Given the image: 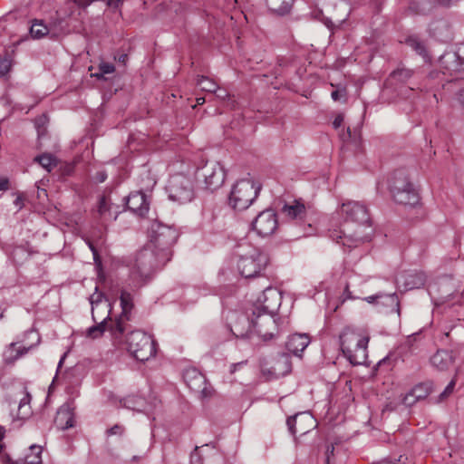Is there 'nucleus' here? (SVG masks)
<instances>
[{
    "label": "nucleus",
    "instance_id": "f257e3e1",
    "mask_svg": "<svg viewBox=\"0 0 464 464\" xmlns=\"http://www.w3.org/2000/svg\"><path fill=\"white\" fill-rule=\"evenodd\" d=\"M341 214L345 217L343 227L334 229L330 237L343 246L352 247L359 243L369 240L371 218L367 208L358 201H347L342 204Z\"/></svg>",
    "mask_w": 464,
    "mask_h": 464
},
{
    "label": "nucleus",
    "instance_id": "f03ea898",
    "mask_svg": "<svg viewBox=\"0 0 464 464\" xmlns=\"http://www.w3.org/2000/svg\"><path fill=\"white\" fill-rule=\"evenodd\" d=\"M368 343V334L359 329L346 327L340 335L342 352L353 365L365 362Z\"/></svg>",
    "mask_w": 464,
    "mask_h": 464
},
{
    "label": "nucleus",
    "instance_id": "7ed1b4c3",
    "mask_svg": "<svg viewBox=\"0 0 464 464\" xmlns=\"http://www.w3.org/2000/svg\"><path fill=\"white\" fill-rule=\"evenodd\" d=\"M169 260H163L161 254L146 244L140 249L130 264L131 276L145 281Z\"/></svg>",
    "mask_w": 464,
    "mask_h": 464
},
{
    "label": "nucleus",
    "instance_id": "20e7f679",
    "mask_svg": "<svg viewBox=\"0 0 464 464\" xmlns=\"http://www.w3.org/2000/svg\"><path fill=\"white\" fill-rule=\"evenodd\" d=\"M179 234L174 227L154 222L150 229V241L147 245L159 251L163 260H170L171 247L176 243Z\"/></svg>",
    "mask_w": 464,
    "mask_h": 464
},
{
    "label": "nucleus",
    "instance_id": "39448f33",
    "mask_svg": "<svg viewBox=\"0 0 464 464\" xmlns=\"http://www.w3.org/2000/svg\"><path fill=\"white\" fill-rule=\"evenodd\" d=\"M391 193L397 204L414 208L420 203L419 192L403 170L394 173L391 184Z\"/></svg>",
    "mask_w": 464,
    "mask_h": 464
},
{
    "label": "nucleus",
    "instance_id": "423d86ee",
    "mask_svg": "<svg viewBox=\"0 0 464 464\" xmlns=\"http://www.w3.org/2000/svg\"><path fill=\"white\" fill-rule=\"evenodd\" d=\"M261 185L250 179H240L232 188L229 198V206L237 211L248 208L257 198Z\"/></svg>",
    "mask_w": 464,
    "mask_h": 464
},
{
    "label": "nucleus",
    "instance_id": "0eeeda50",
    "mask_svg": "<svg viewBox=\"0 0 464 464\" xmlns=\"http://www.w3.org/2000/svg\"><path fill=\"white\" fill-rule=\"evenodd\" d=\"M128 352L138 361H148L156 353V343L152 337L143 331L130 332L126 338Z\"/></svg>",
    "mask_w": 464,
    "mask_h": 464
},
{
    "label": "nucleus",
    "instance_id": "6e6552de",
    "mask_svg": "<svg viewBox=\"0 0 464 464\" xmlns=\"http://www.w3.org/2000/svg\"><path fill=\"white\" fill-rule=\"evenodd\" d=\"M268 263V256L258 248H250L240 255L237 269L246 278H252L260 274Z\"/></svg>",
    "mask_w": 464,
    "mask_h": 464
},
{
    "label": "nucleus",
    "instance_id": "1a4fd4ad",
    "mask_svg": "<svg viewBox=\"0 0 464 464\" xmlns=\"http://www.w3.org/2000/svg\"><path fill=\"white\" fill-rule=\"evenodd\" d=\"M276 314L262 311L260 307H252V324L254 333L259 335L264 341L271 340L276 330Z\"/></svg>",
    "mask_w": 464,
    "mask_h": 464
},
{
    "label": "nucleus",
    "instance_id": "9d476101",
    "mask_svg": "<svg viewBox=\"0 0 464 464\" xmlns=\"http://www.w3.org/2000/svg\"><path fill=\"white\" fill-rule=\"evenodd\" d=\"M120 300L122 310L121 314L108 328L115 343H121L122 334L126 330V324L130 320V314L133 308L132 295L129 292L122 290Z\"/></svg>",
    "mask_w": 464,
    "mask_h": 464
},
{
    "label": "nucleus",
    "instance_id": "9b49d317",
    "mask_svg": "<svg viewBox=\"0 0 464 464\" xmlns=\"http://www.w3.org/2000/svg\"><path fill=\"white\" fill-rule=\"evenodd\" d=\"M198 179L205 184V188L216 190L225 181L226 172L224 167L218 161H208L198 170Z\"/></svg>",
    "mask_w": 464,
    "mask_h": 464
},
{
    "label": "nucleus",
    "instance_id": "f8f14e48",
    "mask_svg": "<svg viewBox=\"0 0 464 464\" xmlns=\"http://www.w3.org/2000/svg\"><path fill=\"white\" fill-rule=\"evenodd\" d=\"M168 191L171 200L181 204L191 201L194 197L192 182L183 175H175L170 178Z\"/></svg>",
    "mask_w": 464,
    "mask_h": 464
},
{
    "label": "nucleus",
    "instance_id": "ddd939ff",
    "mask_svg": "<svg viewBox=\"0 0 464 464\" xmlns=\"http://www.w3.org/2000/svg\"><path fill=\"white\" fill-rule=\"evenodd\" d=\"M251 226L252 229L262 237L273 235L278 227L276 212L270 208L261 211L253 220Z\"/></svg>",
    "mask_w": 464,
    "mask_h": 464
},
{
    "label": "nucleus",
    "instance_id": "4468645a",
    "mask_svg": "<svg viewBox=\"0 0 464 464\" xmlns=\"http://www.w3.org/2000/svg\"><path fill=\"white\" fill-rule=\"evenodd\" d=\"M286 425L292 435H304L316 427V421L309 412H299L288 417Z\"/></svg>",
    "mask_w": 464,
    "mask_h": 464
},
{
    "label": "nucleus",
    "instance_id": "2eb2a0df",
    "mask_svg": "<svg viewBox=\"0 0 464 464\" xmlns=\"http://www.w3.org/2000/svg\"><path fill=\"white\" fill-rule=\"evenodd\" d=\"M281 304V295L277 289L273 287H266L258 298L257 304L253 307H260L262 311L276 314Z\"/></svg>",
    "mask_w": 464,
    "mask_h": 464
},
{
    "label": "nucleus",
    "instance_id": "dca6fc26",
    "mask_svg": "<svg viewBox=\"0 0 464 464\" xmlns=\"http://www.w3.org/2000/svg\"><path fill=\"white\" fill-rule=\"evenodd\" d=\"M183 378L188 387L197 392H201L204 397L210 394V392L206 387L205 376L195 368L185 370Z\"/></svg>",
    "mask_w": 464,
    "mask_h": 464
},
{
    "label": "nucleus",
    "instance_id": "f3484780",
    "mask_svg": "<svg viewBox=\"0 0 464 464\" xmlns=\"http://www.w3.org/2000/svg\"><path fill=\"white\" fill-rule=\"evenodd\" d=\"M126 207L140 217L145 216L149 211L146 195L141 191L130 193L126 198Z\"/></svg>",
    "mask_w": 464,
    "mask_h": 464
},
{
    "label": "nucleus",
    "instance_id": "a211bd4d",
    "mask_svg": "<svg viewBox=\"0 0 464 464\" xmlns=\"http://www.w3.org/2000/svg\"><path fill=\"white\" fill-rule=\"evenodd\" d=\"M464 47H459L456 52L447 53L441 56V63L450 71L464 70Z\"/></svg>",
    "mask_w": 464,
    "mask_h": 464
},
{
    "label": "nucleus",
    "instance_id": "6ab92c4d",
    "mask_svg": "<svg viewBox=\"0 0 464 464\" xmlns=\"http://www.w3.org/2000/svg\"><path fill=\"white\" fill-rule=\"evenodd\" d=\"M232 333L237 337H246L249 334L254 332V325L252 324V314H239L234 324L231 327Z\"/></svg>",
    "mask_w": 464,
    "mask_h": 464
},
{
    "label": "nucleus",
    "instance_id": "aec40b11",
    "mask_svg": "<svg viewBox=\"0 0 464 464\" xmlns=\"http://www.w3.org/2000/svg\"><path fill=\"white\" fill-rule=\"evenodd\" d=\"M432 367L438 371H447L454 363L455 358L451 351L438 350L430 359Z\"/></svg>",
    "mask_w": 464,
    "mask_h": 464
},
{
    "label": "nucleus",
    "instance_id": "412c9836",
    "mask_svg": "<svg viewBox=\"0 0 464 464\" xmlns=\"http://www.w3.org/2000/svg\"><path fill=\"white\" fill-rule=\"evenodd\" d=\"M54 423L60 430H68L74 425V414L69 404L61 406L56 413Z\"/></svg>",
    "mask_w": 464,
    "mask_h": 464
},
{
    "label": "nucleus",
    "instance_id": "4be33fe9",
    "mask_svg": "<svg viewBox=\"0 0 464 464\" xmlns=\"http://www.w3.org/2000/svg\"><path fill=\"white\" fill-rule=\"evenodd\" d=\"M426 276L422 272H408L401 276L399 282L405 291L420 288L424 285Z\"/></svg>",
    "mask_w": 464,
    "mask_h": 464
},
{
    "label": "nucleus",
    "instance_id": "5701e85b",
    "mask_svg": "<svg viewBox=\"0 0 464 464\" xmlns=\"http://www.w3.org/2000/svg\"><path fill=\"white\" fill-rule=\"evenodd\" d=\"M310 339L306 334H295L289 336L285 347L288 352L299 356L300 353L308 346Z\"/></svg>",
    "mask_w": 464,
    "mask_h": 464
},
{
    "label": "nucleus",
    "instance_id": "b1692460",
    "mask_svg": "<svg viewBox=\"0 0 464 464\" xmlns=\"http://www.w3.org/2000/svg\"><path fill=\"white\" fill-rule=\"evenodd\" d=\"M31 346L19 345L17 346V343H12L4 352L3 357L4 361L7 364L14 363L16 360L26 354L31 349Z\"/></svg>",
    "mask_w": 464,
    "mask_h": 464
},
{
    "label": "nucleus",
    "instance_id": "393cba45",
    "mask_svg": "<svg viewBox=\"0 0 464 464\" xmlns=\"http://www.w3.org/2000/svg\"><path fill=\"white\" fill-rule=\"evenodd\" d=\"M282 213L291 219L302 220L306 215V209L303 203L295 200L293 204H285Z\"/></svg>",
    "mask_w": 464,
    "mask_h": 464
},
{
    "label": "nucleus",
    "instance_id": "a878e982",
    "mask_svg": "<svg viewBox=\"0 0 464 464\" xmlns=\"http://www.w3.org/2000/svg\"><path fill=\"white\" fill-rule=\"evenodd\" d=\"M111 314V304L108 300H105L104 303H97L95 302V305L92 307V317L95 323H98L99 320H102L105 318V323L107 319L110 318Z\"/></svg>",
    "mask_w": 464,
    "mask_h": 464
},
{
    "label": "nucleus",
    "instance_id": "bb28decb",
    "mask_svg": "<svg viewBox=\"0 0 464 464\" xmlns=\"http://www.w3.org/2000/svg\"><path fill=\"white\" fill-rule=\"evenodd\" d=\"M42 447L39 445H32L28 449V452L23 459H20L18 464H40L42 462Z\"/></svg>",
    "mask_w": 464,
    "mask_h": 464
},
{
    "label": "nucleus",
    "instance_id": "cd10ccee",
    "mask_svg": "<svg viewBox=\"0 0 464 464\" xmlns=\"http://www.w3.org/2000/svg\"><path fill=\"white\" fill-rule=\"evenodd\" d=\"M293 3L294 0H266V5L269 10L278 14L288 13Z\"/></svg>",
    "mask_w": 464,
    "mask_h": 464
},
{
    "label": "nucleus",
    "instance_id": "c85d7f7f",
    "mask_svg": "<svg viewBox=\"0 0 464 464\" xmlns=\"http://www.w3.org/2000/svg\"><path fill=\"white\" fill-rule=\"evenodd\" d=\"M414 74V71L403 65L398 66L390 73V79L397 82L404 83Z\"/></svg>",
    "mask_w": 464,
    "mask_h": 464
},
{
    "label": "nucleus",
    "instance_id": "c756f323",
    "mask_svg": "<svg viewBox=\"0 0 464 464\" xmlns=\"http://www.w3.org/2000/svg\"><path fill=\"white\" fill-rule=\"evenodd\" d=\"M432 382H426L415 385L411 390L415 398L420 401L427 398L432 392Z\"/></svg>",
    "mask_w": 464,
    "mask_h": 464
},
{
    "label": "nucleus",
    "instance_id": "7c9ffc66",
    "mask_svg": "<svg viewBox=\"0 0 464 464\" xmlns=\"http://www.w3.org/2000/svg\"><path fill=\"white\" fill-rule=\"evenodd\" d=\"M406 44L413 49L418 54L423 57L425 61L428 60V52L424 44L416 36H410L406 40Z\"/></svg>",
    "mask_w": 464,
    "mask_h": 464
},
{
    "label": "nucleus",
    "instance_id": "2f4dec72",
    "mask_svg": "<svg viewBox=\"0 0 464 464\" xmlns=\"http://www.w3.org/2000/svg\"><path fill=\"white\" fill-rule=\"evenodd\" d=\"M46 171L51 172L57 165V160L51 154H42L34 159Z\"/></svg>",
    "mask_w": 464,
    "mask_h": 464
},
{
    "label": "nucleus",
    "instance_id": "473e14b6",
    "mask_svg": "<svg viewBox=\"0 0 464 464\" xmlns=\"http://www.w3.org/2000/svg\"><path fill=\"white\" fill-rule=\"evenodd\" d=\"M197 85L204 92H216L218 91V83L206 76H198Z\"/></svg>",
    "mask_w": 464,
    "mask_h": 464
},
{
    "label": "nucleus",
    "instance_id": "72a5a7b5",
    "mask_svg": "<svg viewBox=\"0 0 464 464\" xmlns=\"http://www.w3.org/2000/svg\"><path fill=\"white\" fill-rule=\"evenodd\" d=\"M96 324H97L96 325H93V326L88 328V330H87V336L92 339H96V338L102 336V334L107 329L105 318H103L100 322L98 321V323H96Z\"/></svg>",
    "mask_w": 464,
    "mask_h": 464
},
{
    "label": "nucleus",
    "instance_id": "f704fd0d",
    "mask_svg": "<svg viewBox=\"0 0 464 464\" xmlns=\"http://www.w3.org/2000/svg\"><path fill=\"white\" fill-rule=\"evenodd\" d=\"M49 33L48 27L43 23L35 22L30 28V34L34 38H42Z\"/></svg>",
    "mask_w": 464,
    "mask_h": 464
},
{
    "label": "nucleus",
    "instance_id": "c9c22d12",
    "mask_svg": "<svg viewBox=\"0 0 464 464\" xmlns=\"http://www.w3.org/2000/svg\"><path fill=\"white\" fill-rule=\"evenodd\" d=\"M111 203L109 197L103 195L100 198L98 203V213L101 217H105L106 215L111 216Z\"/></svg>",
    "mask_w": 464,
    "mask_h": 464
},
{
    "label": "nucleus",
    "instance_id": "e433bc0d",
    "mask_svg": "<svg viewBox=\"0 0 464 464\" xmlns=\"http://www.w3.org/2000/svg\"><path fill=\"white\" fill-rule=\"evenodd\" d=\"M357 278H353V282H349L346 284L343 291V295L345 299H356L360 298V291L351 290L352 286H354V281H357Z\"/></svg>",
    "mask_w": 464,
    "mask_h": 464
},
{
    "label": "nucleus",
    "instance_id": "4c0bfd02",
    "mask_svg": "<svg viewBox=\"0 0 464 464\" xmlns=\"http://www.w3.org/2000/svg\"><path fill=\"white\" fill-rule=\"evenodd\" d=\"M11 65L12 62L8 53L0 56V77L5 76L9 72Z\"/></svg>",
    "mask_w": 464,
    "mask_h": 464
},
{
    "label": "nucleus",
    "instance_id": "58836bf2",
    "mask_svg": "<svg viewBox=\"0 0 464 464\" xmlns=\"http://www.w3.org/2000/svg\"><path fill=\"white\" fill-rule=\"evenodd\" d=\"M215 93L218 99L224 102L227 100V106L230 109H234L236 107V102L231 100L229 93L226 90L218 87V91Z\"/></svg>",
    "mask_w": 464,
    "mask_h": 464
},
{
    "label": "nucleus",
    "instance_id": "ea45409f",
    "mask_svg": "<svg viewBox=\"0 0 464 464\" xmlns=\"http://www.w3.org/2000/svg\"><path fill=\"white\" fill-rule=\"evenodd\" d=\"M29 402L30 395L29 393H26V395L20 401L19 403V413L23 418L30 414Z\"/></svg>",
    "mask_w": 464,
    "mask_h": 464
},
{
    "label": "nucleus",
    "instance_id": "a19ab883",
    "mask_svg": "<svg viewBox=\"0 0 464 464\" xmlns=\"http://www.w3.org/2000/svg\"><path fill=\"white\" fill-rule=\"evenodd\" d=\"M456 385V379H452L450 383L447 385V387L444 389L442 392L439 395V399L437 400L438 402L444 401L446 398H448L454 390V387Z\"/></svg>",
    "mask_w": 464,
    "mask_h": 464
},
{
    "label": "nucleus",
    "instance_id": "79ce46f5",
    "mask_svg": "<svg viewBox=\"0 0 464 464\" xmlns=\"http://www.w3.org/2000/svg\"><path fill=\"white\" fill-rule=\"evenodd\" d=\"M99 71H101L104 75L111 74L115 72V66L112 63L102 62L99 66Z\"/></svg>",
    "mask_w": 464,
    "mask_h": 464
},
{
    "label": "nucleus",
    "instance_id": "37998d69",
    "mask_svg": "<svg viewBox=\"0 0 464 464\" xmlns=\"http://www.w3.org/2000/svg\"><path fill=\"white\" fill-rule=\"evenodd\" d=\"M332 99L335 102L338 101H345L346 97V90L344 88L343 89H337L332 92L331 93Z\"/></svg>",
    "mask_w": 464,
    "mask_h": 464
},
{
    "label": "nucleus",
    "instance_id": "c03bdc74",
    "mask_svg": "<svg viewBox=\"0 0 464 464\" xmlns=\"http://www.w3.org/2000/svg\"><path fill=\"white\" fill-rule=\"evenodd\" d=\"M418 401H420V400L415 398V396L413 395L412 390H411V392H409L403 397L402 402L405 406L411 407V406L414 405Z\"/></svg>",
    "mask_w": 464,
    "mask_h": 464
},
{
    "label": "nucleus",
    "instance_id": "a18cd8bd",
    "mask_svg": "<svg viewBox=\"0 0 464 464\" xmlns=\"http://www.w3.org/2000/svg\"><path fill=\"white\" fill-rule=\"evenodd\" d=\"M102 298H103V294L98 293V287H96L95 293L93 295H92L90 297V302H91L92 307H93V305H95L96 301H97V303H104L105 300L103 301Z\"/></svg>",
    "mask_w": 464,
    "mask_h": 464
},
{
    "label": "nucleus",
    "instance_id": "49530a36",
    "mask_svg": "<svg viewBox=\"0 0 464 464\" xmlns=\"http://www.w3.org/2000/svg\"><path fill=\"white\" fill-rule=\"evenodd\" d=\"M124 432V427L119 424H115L110 430H107V434L111 435H122Z\"/></svg>",
    "mask_w": 464,
    "mask_h": 464
},
{
    "label": "nucleus",
    "instance_id": "de8ad7c7",
    "mask_svg": "<svg viewBox=\"0 0 464 464\" xmlns=\"http://www.w3.org/2000/svg\"><path fill=\"white\" fill-rule=\"evenodd\" d=\"M88 245H89V247H90L91 251L92 252L93 260H94L95 264L96 265H101V259H100V256H99L97 249L95 248V246L91 242H89Z\"/></svg>",
    "mask_w": 464,
    "mask_h": 464
},
{
    "label": "nucleus",
    "instance_id": "09e8293b",
    "mask_svg": "<svg viewBox=\"0 0 464 464\" xmlns=\"http://www.w3.org/2000/svg\"><path fill=\"white\" fill-rule=\"evenodd\" d=\"M343 120H344V117L343 114H338L335 116L334 121H333V126L334 129H339L343 122Z\"/></svg>",
    "mask_w": 464,
    "mask_h": 464
},
{
    "label": "nucleus",
    "instance_id": "8fccbe9b",
    "mask_svg": "<svg viewBox=\"0 0 464 464\" xmlns=\"http://www.w3.org/2000/svg\"><path fill=\"white\" fill-rule=\"evenodd\" d=\"M14 205L18 210L22 209L24 208V197L22 195H17L16 198L14 200Z\"/></svg>",
    "mask_w": 464,
    "mask_h": 464
},
{
    "label": "nucleus",
    "instance_id": "3c124183",
    "mask_svg": "<svg viewBox=\"0 0 464 464\" xmlns=\"http://www.w3.org/2000/svg\"><path fill=\"white\" fill-rule=\"evenodd\" d=\"M334 445H330V446L327 447V450H326V452H325V456H326L325 462H326V464L330 463V458L334 455Z\"/></svg>",
    "mask_w": 464,
    "mask_h": 464
},
{
    "label": "nucleus",
    "instance_id": "603ef678",
    "mask_svg": "<svg viewBox=\"0 0 464 464\" xmlns=\"http://www.w3.org/2000/svg\"><path fill=\"white\" fill-rule=\"evenodd\" d=\"M9 187V181L6 178L0 179V190H7Z\"/></svg>",
    "mask_w": 464,
    "mask_h": 464
},
{
    "label": "nucleus",
    "instance_id": "864d4df0",
    "mask_svg": "<svg viewBox=\"0 0 464 464\" xmlns=\"http://www.w3.org/2000/svg\"><path fill=\"white\" fill-rule=\"evenodd\" d=\"M387 296L391 299L392 303L394 304L399 308V300H398V296L396 295V294L393 293Z\"/></svg>",
    "mask_w": 464,
    "mask_h": 464
},
{
    "label": "nucleus",
    "instance_id": "5fc2aeb1",
    "mask_svg": "<svg viewBox=\"0 0 464 464\" xmlns=\"http://www.w3.org/2000/svg\"><path fill=\"white\" fill-rule=\"evenodd\" d=\"M285 362L286 364V372H289L290 371V363L288 362V359L286 356L283 355L280 360L277 362V363H280V362Z\"/></svg>",
    "mask_w": 464,
    "mask_h": 464
},
{
    "label": "nucleus",
    "instance_id": "6e6d98bb",
    "mask_svg": "<svg viewBox=\"0 0 464 464\" xmlns=\"http://www.w3.org/2000/svg\"><path fill=\"white\" fill-rule=\"evenodd\" d=\"M458 99L461 106L464 108V89L459 91Z\"/></svg>",
    "mask_w": 464,
    "mask_h": 464
},
{
    "label": "nucleus",
    "instance_id": "4d7b16f0",
    "mask_svg": "<svg viewBox=\"0 0 464 464\" xmlns=\"http://www.w3.org/2000/svg\"><path fill=\"white\" fill-rule=\"evenodd\" d=\"M382 296V295H371L369 297H366L365 300L371 304L373 303L375 299L381 298Z\"/></svg>",
    "mask_w": 464,
    "mask_h": 464
},
{
    "label": "nucleus",
    "instance_id": "13d9d810",
    "mask_svg": "<svg viewBox=\"0 0 464 464\" xmlns=\"http://www.w3.org/2000/svg\"><path fill=\"white\" fill-rule=\"evenodd\" d=\"M91 76L95 77L99 80H106V78L104 77V74L101 71H99L98 72H95V73H92Z\"/></svg>",
    "mask_w": 464,
    "mask_h": 464
},
{
    "label": "nucleus",
    "instance_id": "bf43d9fd",
    "mask_svg": "<svg viewBox=\"0 0 464 464\" xmlns=\"http://www.w3.org/2000/svg\"><path fill=\"white\" fill-rule=\"evenodd\" d=\"M127 58H128L127 54L123 53L119 56L118 61L121 63H125L127 61Z\"/></svg>",
    "mask_w": 464,
    "mask_h": 464
},
{
    "label": "nucleus",
    "instance_id": "052dcab7",
    "mask_svg": "<svg viewBox=\"0 0 464 464\" xmlns=\"http://www.w3.org/2000/svg\"><path fill=\"white\" fill-rule=\"evenodd\" d=\"M107 176L104 172L99 173V181L103 182L106 179Z\"/></svg>",
    "mask_w": 464,
    "mask_h": 464
},
{
    "label": "nucleus",
    "instance_id": "680f3d73",
    "mask_svg": "<svg viewBox=\"0 0 464 464\" xmlns=\"http://www.w3.org/2000/svg\"><path fill=\"white\" fill-rule=\"evenodd\" d=\"M205 102V98L203 97H198L197 98V104L201 105Z\"/></svg>",
    "mask_w": 464,
    "mask_h": 464
},
{
    "label": "nucleus",
    "instance_id": "e2e57ef3",
    "mask_svg": "<svg viewBox=\"0 0 464 464\" xmlns=\"http://www.w3.org/2000/svg\"><path fill=\"white\" fill-rule=\"evenodd\" d=\"M351 137V130L350 128H347V133L346 135H343V139L345 140V139H349Z\"/></svg>",
    "mask_w": 464,
    "mask_h": 464
},
{
    "label": "nucleus",
    "instance_id": "0e129e2a",
    "mask_svg": "<svg viewBox=\"0 0 464 464\" xmlns=\"http://www.w3.org/2000/svg\"><path fill=\"white\" fill-rule=\"evenodd\" d=\"M378 464H395V463L391 460H388V459H382Z\"/></svg>",
    "mask_w": 464,
    "mask_h": 464
},
{
    "label": "nucleus",
    "instance_id": "69168bd1",
    "mask_svg": "<svg viewBox=\"0 0 464 464\" xmlns=\"http://www.w3.org/2000/svg\"><path fill=\"white\" fill-rule=\"evenodd\" d=\"M65 356H66V353H64L62 358L60 359L59 361V363H58V368H60L62 366V364L63 363V361L65 359Z\"/></svg>",
    "mask_w": 464,
    "mask_h": 464
},
{
    "label": "nucleus",
    "instance_id": "338daca9",
    "mask_svg": "<svg viewBox=\"0 0 464 464\" xmlns=\"http://www.w3.org/2000/svg\"><path fill=\"white\" fill-rule=\"evenodd\" d=\"M274 374L276 375V377H278L281 373L280 372H276V368L274 367Z\"/></svg>",
    "mask_w": 464,
    "mask_h": 464
},
{
    "label": "nucleus",
    "instance_id": "774afa93",
    "mask_svg": "<svg viewBox=\"0 0 464 464\" xmlns=\"http://www.w3.org/2000/svg\"><path fill=\"white\" fill-rule=\"evenodd\" d=\"M138 459H139V457H137V456H134V457H133V459H134V460H137Z\"/></svg>",
    "mask_w": 464,
    "mask_h": 464
}]
</instances>
